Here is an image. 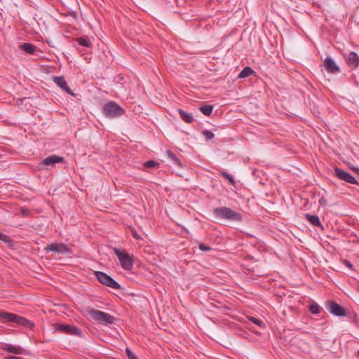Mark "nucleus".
I'll return each instance as SVG.
<instances>
[{
  "mask_svg": "<svg viewBox=\"0 0 359 359\" xmlns=\"http://www.w3.org/2000/svg\"><path fill=\"white\" fill-rule=\"evenodd\" d=\"M0 318L7 322L14 323L25 327L32 328L34 327L33 323H32L28 319L17 314L5 311H0Z\"/></svg>",
  "mask_w": 359,
  "mask_h": 359,
  "instance_id": "f257e3e1",
  "label": "nucleus"
},
{
  "mask_svg": "<svg viewBox=\"0 0 359 359\" xmlns=\"http://www.w3.org/2000/svg\"><path fill=\"white\" fill-rule=\"evenodd\" d=\"M89 318L97 323H102L107 325H111L115 318L111 315L96 309H90L88 311Z\"/></svg>",
  "mask_w": 359,
  "mask_h": 359,
  "instance_id": "f03ea898",
  "label": "nucleus"
},
{
  "mask_svg": "<svg viewBox=\"0 0 359 359\" xmlns=\"http://www.w3.org/2000/svg\"><path fill=\"white\" fill-rule=\"evenodd\" d=\"M214 214L217 218L233 220V221H240L242 217L240 213L233 211L229 208L226 207H219L217 208L214 210Z\"/></svg>",
  "mask_w": 359,
  "mask_h": 359,
  "instance_id": "7ed1b4c3",
  "label": "nucleus"
},
{
  "mask_svg": "<svg viewBox=\"0 0 359 359\" xmlns=\"http://www.w3.org/2000/svg\"><path fill=\"white\" fill-rule=\"evenodd\" d=\"M114 254L117 256L121 267L126 271H130L133 267V257L128 252L118 248H113Z\"/></svg>",
  "mask_w": 359,
  "mask_h": 359,
  "instance_id": "20e7f679",
  "label": "nucleus"
},
{
  "mask_svg": "<svg viewBox=\"0 0 359 359\" xmlns=\"http://www.w3.org/2000/svg\"><path fill=\"white\" fill-rule=\"evenodd\" d=\"M103 114L106 117L115 118L124 114V110L114 102H109L103 107Z\"/></svg>",
  "mask_w": 359,
  "mask_h": 359,
  "instance_id": "39448f33",
  "label": "nucleus"
},
{
  "mask_svg": "<svg viewBox=\"0 0 359 359\" xmlns=\"http://www.w3.org/2000/svg\"><path fill=\"white\" fill-rule=\"evenodd\" d=\"M96 277L98 281L112 289H119L121 287L120 285L114 280L111 276H108L107 273L102 271H96L95 272Z\"/></svg>",
  "mask_w": 359,
  "mask_h": 359,
  "instance_id": "423d86ee",
  "label": "nucleus"
},
{
  "mask_svg": "<svg viewBox=\"0 0 359 359\" xmlns=\"http://www.w3.org/2000/svg\"><path fill=\"white\" fill-rule=\"evenodd\" d=\"M54 327L56 331L62 333L74 336H80L81 334V330L74 325L56 323L54 324Z\"/></svg>",
  "mask_w": 359,
  "mask_h": 359,
  "instance_id": "0eeeda50",
  "label": "nucleus"
},
{
  "mask_svg": "<svg viewBox=\"0 0 359 359\" xmlns=\"http://www.w3.org/2000/svg\"><path fill=\"white\" fill-rule=\"evenodd\" d=\"M325 305L327 311L332 315L339 317L346 316L345 309L337 302L330 300L326 302Z\"/></svg>",
  "mask_w": 359,
  "mask_h": 359,
  "instance_id": "6e6552de",
  "label": "nucleus"
},
{
  "mask_svg": "<svg viewBox=\"0 0 359 359\" xmlns=\"http://www.w3.org/2000/svg\"><path fill=\"white\" fill-rule=\"evenodd\" d=\"M334 171L335 176L339 180L350 184H358V182L355 177L348 172L339 168H334Z\"/></svg>",
  "mask_w": 359,
  "mask_h": 359,
  "instance_id": "1a4fd4ad",
  "label": "nucleus"
},
{
  "mask_svg": "<svg viewBox=\"0 0 359 359\" xmlns=\"http://www.w3.org/2000/svg\"><path fill=\"white\" fill-rule=\"evenodd\" d=\"M2 351L9 352L15 355H24L27 351L22 347L11 344H4L1 347Z\"/></svg>",
  "mask_w": 359,
  "mask_h": 359,
  "instance_id": "9d476101",
  "label": "nucleus"
},
{
  "mask_svg": "<svg viewBox=\"0 0 359 359\" xmlns=\"http://www.w3.org/2000/svg\"><path fill=\"white\" fill-rule=\"evenodd\" d=\"M46 250L60 254H69L71 252L70 249L63 243H51L46 248Z\"/></svg>",
  "mask_w": 359,
  "mask_h": 359,
  "instance_id": "9b49d317",
  "label": "nucleus"
},
{
  "mask_svg": "<svg viewBox=\"0 0 359 359\" xmlns=\"http://www.w3.org/2000/svg\"><path fill=\"white\" fill-rule=\"evenodd\" d=\"M344 57L350 67L356 68L359 66V56L355 52L350 51Z\"/></svg>",
  "mask_w": 359,
  "mask_h": 359,
  "instance_id": "f8f14e48",
  "label": "nucleus"
},
{
  "mask_svg": "<svg viewBox=\"0 0 359 359\" xmlns=\"http://www.w3.org/2000/svg\"><path fill=\"white\" fill-rule=\"evenodd\" d=\"M324 65L326 70L330 73H336L339 72V68L331 57L325 58Z\"/></svg>",
  "mask_w": 359,
  "mask_h": 359,
  "instance_id": "ddd939ff",
  "label": "nucleus"
},
{
  "mask_svg": "<svg viewBox=\"0 0 359 359\" xmlns=\"http://www.w3.org/2000/svg\"><path fill=\"white\" fill-rule=\"evenodd\" d=\"M63 161H64L63 157L56 156V155H52V156L45 158L41 163V165H44V166L53 165L56 163H61Z\"/></svg>",
  "mask_w": 359,
  "mask_h": 359,
  "instance_id": "4468645a",
  "label": "nucleus"
},
{
  "mask_svg": "<svg viewBox=\"0 0 359 359\" xmlns=\"http://www.w3.org/2000/svg\"><path fill=\"white\" fill-rule=\"evenodd\" d=\"M53 81L55 83L59 86L60 88H62L63 90L67 92L68 94L74 95V93H72L70 88L68 86L67 81L65 80V79L62 76H54Z\"/></svg>",
  "mask_w": 359,
  "mask_h": 359,
  "instance_id": "2eb2a0df",
  "label": "nucleus"
},
{
  "mask_svg": "<svg viewBox=\"0 0 359 359\" xmlns=\"http://www.w3.org/2000/svg\"><path fill=\"white\" fill-rule=\"evenodd\" d=\"M305 218L314 226H322L319 217L317 215L305 214Z\"/></svg>",
  "mask_w": 359,
  "mask_h": 359,
  "instance_id": "dca6fc26",
  "label": "nucleus"
},
{
  "mask_svg": "<svg viewBox=\"0 0 359 359\" xmlns=\"http://www.w3.org/2000/svg\"><path fill=\"white\" fill-rule=\"evenodd\" d=\"M178 113L180 116V118L186 123H191L194 121V118H193V116L189 114V113H187L186 111H184V110L181 109H178Z\"/></svg>",
  "mask_w": 359,
  "mask_h": 359,
  "instance_id": "f3484780",
  "label": "nucleus"
},
{
  "mask_svg": "<svg viewBox=\"0 0 359 359\" xmlns=\"http://www.w3.org/2000/svg\"><path fill=\"white\" fill-rule=\"evenodd\" d=\"M20 48L27 53L33 54L35 51L36 47L32 43H24L20 46Z\"/></svg>",
  "mask_w": 359,
  "mask_h": 359,
  "instance_id": "a211bd4d",
  "label": "nucleus"
},
{
  "mask_svg": "<svg viewBox=\"0 0 359 359\" xmlns=\"http://www.w3.org/2000/svg\"><path fill=\"white\" fill-rule=\"evenodd\" d=\"M199 110L205 116H210L213 111V105H204L199 108Z\"/></svg>",
  "mask_w": 359,
  "mask_h": 359,
  "instance_id": "6ab92c4d",
  "label": "nucleus"
},
{
  "mask_svg": "<svg viewBox=\"0 0 359 359\" xmlns=\"http://www.w3.org/2000/svg\"><path fill=\"white\" fill-rule=\"evenodd\" d=\"M78 43L80 46H84V47H90L92 46V43L90 40L88 38L85 37H80L76 39Z\"/></svg>",
  "mask_w": 359,
  "mask_h": 359,
  "instance_id": "aec40b11",
  "label": "nucleus"
},
{
  "mask_svg": "<svg viewBox=\"0 0 359 359\" xmlns=\"http://www.w3.org/2000/svg\"><path fill=\"white\" fill-rule=\"evenodd\" d=\"M253 72L254 71L250 67H246L240 72L238 77L242 79L246 78L250 76Z\"/></svg>",
  "mask_w": 359,
  "mask_h": 359,
  "instance_id": "412c9836",
  "label": "nucleus"
},
{
  "mask_svg": "<svg viewBox=\"0 0 359 359\" xmlns=\"http://www.w3.org/2000/svg\"><path fill=\"white\" fill-rule=\"evenodd\" d=\"M167 154V156L168 157L177 165L178 166H181L182 164H181V162L179 160V158L177 157V156L175 154H174L172 151H167L166 152Z\"/></svg>",
  "mask_w": 359,
  "mask_h": 359,
  "instance_id": "4be33fe9",
  "label": "nucleus"
},
{
  "mask_svg": "<svg viewBox=\"0 0 359 359\" xmlns=\"http://www.w3.org/2000/svg\"><path fill=\"white\" fill-rule=\"evenodd\" d=\"M219 174L224 178L227 180L231 185H233V186L235 185L236 181H235L233 177L231 175H230L229 173H228V172H226L225 171H222V172H220Z\"/></svg>",
  "mask_w": 359,
  "mask_h": 359,
  "instance_id": "5701e85b",
  "label": "nucleus"
},
{
  "mask_svg": "<svg viewBox=\"0 0 359 359\" xmlns=\"http://www.w3.org/2000/svg\"><path fill=\"white\" fill-rule=\"evenodd\" d=\"M0 240L9 246L13 245V241L7 235L0 232Z\"/></svg>",
  "mask_w": 359,
  "mask_h": 359,
  "instance_id": "b1692460",
  "label": "nucleus"
},
{
  "mask_svg": "<svg viewBox=\"0 0 359 359\" xmlns=\"http://www.w3.org/2000/svg\"><path fill=\"white\" fill-rule=\"evenodd\" d=\"M309 311L313 314H318L320 311V307L317 303H313L310 305Z\"/></svg>",
  "mask_w": 359,
  "mask_h": 359,
  "instance_id": "393cba45",
  "label": "nucleus"
},
{
  "mask_svg": "<svg viewBox=\"0 0 359 359\" xmlns=\"http://www.w3.org/2000/svg\"><path fill=\"white\" fill-rule=\"evenodd\" d=\"M158 165V163L155 161H147L144 163V167L147 168H151Z\"/></svg>",
  "mask_w": 359,
  "mask_h": 359,
  "instance_id": "a878e982",
  "label": "nucleus"
},
{
  "mask_svg": "<svg viewBox=\"0 0 359 359\" xmlns=\"http://www.w3.org/2000/svg\"><path fill=\"white\" fill-rule=\"evenodd\" d=\"M203 134L207 140H212L215 137L214 133L210 130H204Z\"/></svg>",
  "mask_w": 359,
  "mask_h": 359,
  "instance_id": "bb28decb",
  "label": "nucleus"
},
{
  "mask_svg": "<svg viewBox=\"0 0 359 359\" xmlns=\"http://www.w3.org/2000/svg\"><path fill=\"white\" fill-rule=\"evenodd\" d=\"M249 320L252 323H253L254 324H255V325H258L259 327H262L264 325V323H263V322L262 320H259V319H257V318H256L255 317H250L249 318Z\"/></svg>",
  "mask_w": 359,
  "mask_h": 359,
  "instance_id": "cd10ccee",
  "label": "nucleus"
},
{
  "mask_svg": "<svg viewBox=\"0 0 359 359\" xmlns=\"http://www.w3.org/2000/svg\"><path fill=\"white\" fill-rule=\"evenodd\" d=\"M126 352L129 359H138L135 354L133 353L129 348H127Z\"/></svg>",
  "mask_w": 359,
  "mask_h": 359,
  "instance_id": "c85d7f7f",
  "label": "nucleus"
},
{
  "mask_svg": "<svg viewBox=\"0 0 359 359\" xmlns=\"http://www.w3.org/2000/svg\"><path fill=\"white\" fill-rule=\"evenodd\" d=\"M198 248L201 250V251H203V252H208V251H210L211 250V248L210 247H208L207 245H205V244L203 243H200L198 245Z\"/></svg>",
  "mask_w": 359,
  "mask_h": 359,
  "instance_id": "c756f323",
  "label": "nucleus"
},
{
  "mask_svg": "<svg viewBox=\"0 0 359 359\" xmlns=\"http://www.w3.org/2000/svg\"><path fill=\"white\" fill-rule=\"evenodd\" d=\"M132 233H133V237L135 238L137 240L141 239L140 236L137 233L136 231L133 230Z\"/></svg>",
  "mask_w": 359,
  "mask_h": 359,
  "instance_id": "7c9ffc66",
  "label": "nucleus"
},
{
  "mask_svg": "<svg viewBox=\"0 0 359 359\" xmlns=\"http://www.w3.org/2000/svg\"><path fill=\"white\" fill-rule=\"evenodd\" d=\"M344 265H345L346 266H347L348 268H349V269H353V265H352V264H351L350 262H348V260H344Z\"/></svg>",
  "mask_w": 359,
  "mask_h": 359,
  "instance_id": "2f4dec72",
  "label": "nucleus"
},
{
  "mask_svg": "<svg viewBox=\"0 0 359 359\" xmlns=\"http://www.w3.org/2000/svg\"><path fill=\"white\" fill-rule=\"evenodd\" d=\"M319 203L321 205L325 206L326 205V203H327V201H326V199L325 198L323 197V198H320Z\"/></svg>",
  "mask_w": 359,
  "mask_h": 359,
  "instance_id": "473e14b6",
  "label": "nucleus"
},
{
  "mask_svg": "<svg viewBox=\"0 0 359 359\" xmlns=\"http://www.w3.org/2000/svg\"><path fill=\"white\" fill-rule=\"evenodd\" d=\"M6 359H24V358L18 357V356H8L6 358Z\"/></svg>",
  "mask_w": 359,
  "mask_h": 359,
  "instance_id": "72a5a7b5",
  "label": "nucleus"
},
{
  "mask_svg": "<svg viewBox=\"0 0 359 359\" xmlns=\"http://www.w3.org/2000/svg\"><path fill=\"white\" fill-rule=\"evenodd\" d=\"M22 212L25 215L28 212V210L26 208H22Z\"/></svg>",
  "mask_w": 359,
  "mask_h": 359,
  "instance_id": "f704fd0d",
  "label": "nucleus"
},
{
  "mask_svg": "<svg viewBox=\"0 0 359 359\" xmlns=\"http://www.w3.org/2000/svg\"><path fill=\"white\" fill-rule=\"evenodd\" d=\"M352 169H353V170L356 171V172L359 174V168H357L353 167Z\"/></svg>",
  "mask_w": 359,
  "mask_h": 359,
  "instance_id": "c9c22d12",
  "label": "nucleus"
},
{
  "mask_svg": "<svg viewBox=\"0 0 359 359\" xmlns=\"http://www.w3.org/2000/svg\"><path fill=\"white\" fill-rule=\"evenodd\" d=\"M352 169H353V170L356 171V172L359 174V168H357L353 167Z\"/></svg>",
  "mask_w": 359,
  "mask_h": 359,
  "instance_id": "e433bc0d",
  "label": "nucleus"
},
{
  "mask_svg": "<svg viewBox=\"0 0 359 359\" xmlns=\"http://www.w3.org/2000/svg\"><path fill=\"white\" fill-rule=\"evenodd\" d=\"M47 43L49 44L50 46L54 47V46L53 45V43H50V41H48Z\"/></svg>",
  "mask_w": 359,
  "mask_h": 359,
  "instance_id": "4c0bfd02",
  "label": "nucleus"
}]
</instances>
